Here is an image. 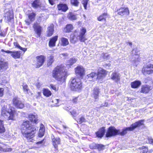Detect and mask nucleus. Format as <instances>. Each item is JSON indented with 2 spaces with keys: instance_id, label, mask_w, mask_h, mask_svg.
Here are the masks:
<instances>
[{
  "instance_id": "46",
  "label": "nucleus",
  "mask_w": 153,
  "mask_h": 153,
  "mask_svg": "<svg viewBox=\"0 0 153 153\" xmlns=\"http://www.w3.org/2000/svg\"><path fill=\"white\" fill-rule=\"evenodd\" d=\"M104 146L102 144H97L96 148L99 150H101L103 149Z\"/></svg>"
},
{
  "instance_id": "32",
  "label": "nucleus",
  "mask_w": 153,
  "mask_h": 153,
  "mask_svg": "<svg viewBox=\"0 0 153 153\" xmlns=\"http://www.w3.org/2000/svg\"><path fill=\"white\" fill-rule=\"evenodd\" d=\"M43 93L45 96L47 97H49L52 94L51 92L49 89L47 88L43 89Z\"/></svg>"
},
{
  "instance_id": "61",
  "label": "nucleus",
  "mask_w": 153,
  "mask_h": 153,
  "mask_svg": "<svg viewBox=\"0 0 153 153\" xmlns=\"http://www.w3.org/2000/svg\"><path fill=\"white\" fill-rule=\"evenodd\" d=\"M43 142V141L42 140H41V141H39V142H37L36 143V144H42Z\"/></svg>"
},
{
  "instance_id": "35",
  "label": "nucleus",
  "mask_w": 153,
  "mask_h": 153,
  "mask_svg": "<svg viewBox=\"0 0 153 153\" xmlns=\"http://www.w3.org/2000/svg\"><path fill=\"white\" fill-rule=\"evenodd\" d=\"M54 61V56H50L48 57L47 65L48 66L51 65Z\"/></svg>"
},
{
  "instance_id": "47",
  "label": "nucleus",
  "mask_w": 153,
  "mask_h": 153,
  "mask_svg": "<svg viewBox=\"0 0 153 153\" xmlns=\"http://www.w3.org/2000/svg\"><path fill=\"white\" fill-rule=\"evenodd\" d=\"M97 144L95 143H92L90 145V147L91 149H96V148Z\"/></svg>"
},
{
  "instance_id": "53",
  "label": "nucleus",
  "mask_w": 153,
  "mask_h": 153,
  "mask_svg": "<svg viewBox=\"0 0 153 153\" xmlns=\"http://www.w3.org/2000/svg\"><path fill=\"white\" fill-rule=\"evenodd\" d=\"M70 112L71 114L73 116H75L76 115V111L75 110H73L71 111H70Z\"/></svg>"
},
{
  "instance_id": "40",
  "label": "nucleus",
  "mask_w": 153,
  "mask_h": 153,
  "mask_svg": "<svg viewBox=\"0 0 153 153\" xmlns=\"http://www.w3.org/2000/svg\"><path fill=\"white\" fill-rule=\"evenodd\" d=\"M69 19L72 20H75L77 19V17L73 13H70L68 15Z\"/></svg>"
},
{
  "instance_id": "52",
  "label": "nucleus",
  "mask_w": 153,
  "mask_h": 153,
  "mask_svg": "<svg viewBox=\"0 0 153 153\" xmlns=\"http://www.w3.org/2000/svg\"><path fill=\"white\" fill-rule=\"evenodd\" d=\"M149 143L153 145V139L151 138H149L148 139Z\"/></svg>"
},
{
  "instance_id": "7",
  "label": "nucleus",
  "mask_w": 153,
  "mask_h": 153,
  "mask_svg": "<svg viewBox=\"0 0 153 153\" xmlns=\"http://www.w3.org/2000/svg\"><path fill=\"white\" fill-rule=\"evenodd\" d=\"M142 72L145 75L153 73V65L148 64L144 66L142 69Z\"/></svg>"
},
{
  "instance_id": "51",
  "label": "nucleus",
  "mask_w": 153,
  "mask_h": 153,
  "mask_svg": "<svg viewBox=\"0 0 153 153\" xmlns=\"http://www.w3.org/2000/svg\"><path fill=\"white\" fill-rule=\"evenodd\" d=\"M59 100L58 99H55L52 101V102L54 103L56 105H58L57 103L59 102Z\"/></svg>"
},
{
  "instance_id": "28",
  "label": "nucleus",
  "mask_w": 153,
  "mask_h": 153,
  "mask_svg": "<svg viewBox=\"0 0 153 153\" xmlns=\"http://www.w3.org/2000/svg\"><path fill=\"white\" fill-rule=\"evenodd\" d=\"M105 128L104 127L100 128L97 132H96L97 137L100 138L102 137L105 134Z\"/></svg>"
},
{
  "instance_id": "48",
  "label": "nucleus",
  "mask_w": 153,
  "mask_h": 153,
  "mask_svg": "<svg viewBox=\"0 0 153 153\" xmlns=\"http://www.w3.org/2000/svg\"><path fill=\"white\" fill-rule=\"evenodd\" d=\"M50 86L51 88L55 91H56L58 90V88H57L55 85L51 84L50 85Z\"/></svg>"
},
{
  "instance_id": "59",
  "label": "nucleus",
  "mask_w": 153,
  "mask_h": 153,
  "mask_svg": "<svg viewBox=\"0 0 153 153\" xmlns=\"http://www.w3.org/2000/svg\"><path fill=\"white\" fill-rule=\"evenodd\" d=\"M25 22L27 25H29L30 24V22L28 20H25Z\"/></svg>"
},
{
  "instance_id": "26",
  "label": "nucleus",
  "mask_w": 153,
  "mask_h": 153,
  "mask_svg": "<svg viewBox=\"0 0 153 153\" xmlns=\"http://www.w3.org/2000/svg\"><path fill=\"white\" fill-rule=\"evenodd\" d=\"M150 90L151 86L148 85H144L141 87L140 92L146 94L148 93Z\"/></svg>"
},
{
  "instance_id": "62",
  "label": "nucleus",
  "mask_w": 153,
  "mask_h": 153,
  "mask_svg": "<svg viewBox=\"0 0 153 153\" xmlns=\"http://www.w3.org/2000/svg\"><path fill=\"white\" fill-rule=\"evenodd\" d=\"M63 128L64 129L67 128H68L67 126H66L64 125H63Z\"/></svg>"
},
{
  "instance_id": "54",
  "label": "nucleus",
  "mask_w": 153,
  "mask_h": 153,
  "mask_svg": "<svg viewBox=\"0 0 153 153\" xmlns=\"http://www.w3.org/2000/svg\"><path fill=\"white\" fill-rule=\"evenodd\" d=\"M41 92H37L36 94H35V97L36 98H37L41 96Z\"/></svg>"
},
{
  "instance_id": "15",
  "label": "nucleus",
  "mask_w": 153,
  "mask_h": 153,
  "mask_svg": "<svg viewBox=\"0 0 153 153\" xmlns=\"http://www.w3.org/2000/svg\"><path fill=\"white\" fill-rule=\"evenodd\" d=\"M51 137L52 140L53 145L55 148L57 149L58 148L57 145L60 144V138L59 137L55 138L53 134L51 135Z\"/></svg>"
},
{
  "instance_id": "42",
  "label": "nucleus",
  "mask_w": 153,
  "mask_h": 153,
  "mask_svg": "<svg viewBox=\"0 0 153 153\" xmlns=\"http://www.w3.org/2000/svg\"><path fill=\"white\" fill-rule=\"evenodd\" d=\"M140 152L141 153H146L148 151L147 148L145 146H143L141 148H140Z\"/></svg>"
},
{
  "instance_id": "41",
  "label": "nucleus",
  "mask_w": 153,
  "mask_h": 153,
  "mask_svg": "<svg viewBox=\"0 0 153 153\" xmlns=\"http://www.w3.org/2000/svg\"><path fill=\"white\" fill-rule=\"evenodd\" d=\"M35 16L36 14L35 13H32L28 14V17L30 21L32 22L34 20Z\"/></svg>"
},
{
  "instance_id": "63",
  "label": "nucleus",
  "mask_w": 153,
  "mask_h": 153,
  "mask_svg": "<svg viewBox=\"0 0 153 153\" xmlns=\"http://www.w3.org/2000/svg\"><path fill=\"white\" fill-rule=\"evenodd\" d=\"M57 132L59 134L63 133L64 132H63L61 131L58 130H57Z\"/></svg>"
},
{
  "instance_id": "11",
  "label": "nucleus",
  "mask_w": 153,
  "mask_h": 153,
  "mask_svg": "<svg viewBox=\"0 0 153 153\" xmlns=\"http://www.w3.org/2000/svg\"><path fill=\"white\" fill-rule=\"evenodd\" d=\"M75 73L77 76L82 77L85 74V70L83 67L81 66H78L75 69Z\"/></svg>"
},
{
  "instance_id": "19",
  "label": "nucleus",
  "mask_w": 153,
  "mask_h": 153,
  "mask_svg": "<svg viewBox=\"0 0 153 153\" xmlns=\"http://www.w3.org/2000/svg\"><path fill=\"white\" fill-rule=\"evenodd\" d=\"M29 120L32 123H37L38 122V116L36 114H30L28 115Z\"/></svg>"
},
{
  "instance_id": "57",
  "label": "nucleus",
  "mask_w": 153,
  "mask_h": 153,
  "mask_svg": "<svg viewBox=\"0 0 153 153\" xmlns=\"http://www.w3.org/2000/svg\"><path fill=\"white\" fill-rule=\"evenodd\" d=\"M50 3L51 5H53L54 4V2L53 0H48Z\"/></svg>"
},
{
  "instance_id": "4",
  "label": "nucleus",
  "mask_w": 153,
  "mask_h": 153,
  "mask_svg": "<svg viewBox=\"0 0 153 153\" xmlns=\"http://www.w3.org/2000/svg\"><path fill=\"white\" fill-rule=\"evenodd\" d=\"M86 32V29L83 27H82L81 29L79 35L78 36H77L76 31H75L74 33L72 34L71 35L70 38L71 42L74 43L78 41V39L81 42H85L86 40L85 35Z\"/></svg>"
},
{
  "instance_id": "3",
  "label": "nucleus",
  "mask_w": 153,
  "mask_h": 153,
  "mask_svg": "<svg viewBox=\"0 0 153 153\" xmlns=\"http://www.w3.org/2000/svg\"><path fill=\"white\" fill-rule=\"evenodd\" d=\"M1 115L9 120H15V111L14 108L9 105H4L1 108Z\"/></svg>"
},
{
  "instance_id": "33",
  "label": "nucleus",
  "mask_w": 153,
  "mask_h": 153,
  "mask_svg": "<svg viewBox=\"0 0 153 153\" xmlns=\"http://www.w3.org/2000/svg\"><path fill=\"white\" fill-rule=\"evenodd\" d=\"M61 42V45L63 46H66L69 44L68 39L62 37L60 39Z\"/></svg>"
},
{
  "instance_id": "27",
  "label": "nucleus",
  "mask_w": 153,
  "mask_h": 153,
  "mask_svg": "<svg viewBox=\"0 0 153 153\" xmlns=\"http://www.w3.org/2000/svg\"><path fill=\"white\" fill-rule=\"evenodd\" d=\"M77 61V59L74 58L70 59L66 62V66L68 68L71 67V66Z\"/></svg>"
},
{
  "instance_id": "18",
  "label": "nucleus",
  "mask_w": 153,
  "mask_h": 153,
  "mask_svg": "<svg viewBox=\"0 0 153 153\" xmlns=\"http://www.w3.org/2000/svg\"><path fill=\"white\" fill-rule=\"evenodd\" d=\"M33 27L35 32L39 37L40 36L42 30V27L37 23H34L33 25Z\"/></svg>"
},
{
  "instance_id": "44",
  "label": "nucleus",
  "mask_w": 153,
  "mask_h": 153,
  "mask_svg": "<svg viewBox=\"0 0 153 153\" xmlns=\"http://www.w3.org/2000/svg\"><path fill=\"white\" fill-rule=\"evenodd\" d=\"M71 4L75 6H77L79 5V2L78 0H71Z\"/></svg>"
},
{
  "instance_id": "5",
  "label": "nucleus",
  "mask_w": 153,
  "mask_h": 153,
  "mask_svg": "<svg viewBox=\"0 0 153 153\" xmlns=\"http://www.w3.org/2000/svg\"><path fill=\"white\" fill-rule=\"evenodd\" d=\"M70 88L71 90L79 91L82 88V83L81 80L78 79L73 78L71 79Z\"/></svg>"
},
{
  "instance_id": "50",
  "label": "nucleus",
  "mask_w": 153,
  "mask_h": 153,
  "mask_svg": "<svg viewBox=\"0 0 153 153\" xmlns=\"http://www.w3.org/2000/svg\"><path fill=\"white\" fill-rule=\"evenodd\" d=\"M4 89L3 88H0V97H2L3 94Z\"/></svg>"
},
{
  "instance_id": "45",
  "label": "nucleus",
  "mask_w": 153,
  "mask_h": 153,
  "mask_svg": "<svg viewBox=\"0 0 153 153\" xmlns=\"http://www.w3.org/2000/svg\"><path fill=\"white\" fill-rule=\"evenodd\" d=\"M89 0H82V3L83 5V6L85 9H87V5L88 3Z\"/></svg>"
},
{
  "instance_id": "31",
  "label": "nucleus",
  "mask_w": 153,
  "mask_h": 153,
  "mask_svg": "<svg viewBox=\"0 0 153 153\" xmlns=\"http://www.w3.org/2000/svg\"><path fill=\"white\" fill-rule=\"evenodd\" d=\"M141 84V82L140 81H136L131 83V87L133 88H138Z\"/></svg>"
},
{
  "instance_id": "55",
  "label": "nucleus",
  "mask_w": 153,
  "mask_h": 153,
  "mask_svg": "<svg viewBox=\"0 0 153 153\" xmlns=\"http://www.w3.org/2000/svg\"><path fill=\"white\" fill-rule=\"evenodd\" d=\"M19 49L20 50L23 51H25L27 50V48H23L21 47L20 46H19Z\"/></svg>"
},
{
  "instance_id": "60",
  "label": "nucleus",
  "mask_w": 153,
  "mask_h": 153,
  "mask_svg": "<svg viewBox=\"0 0 153 153\" xmlns=\"http://www.w3.org/2000/svg\"><path fill=\"white\" fill-rule=\"evenodd\" d=\"M62 55L65 56H67L68 55V54L67 53H62Z\"/></svg>"
},
{
  "instance_id": "12",
  "label": "nucleus",
  "mask_w": 153,
  "mask_h": 153,
  "mask_svg": "<svg viewBox=\"0 0 153 153\" xmlns=\"http://www.w3.org/2000/svg\"><path fill=\"white\" fill-rule=\"evenodd\" d=\"M1 51L7 53H10L11 56L15 59L19 58L20 57L21 53L19 51H12L9 50L4 51L3 49H1Z\"/></svg>"
},
{
  "instance_id": "49",
  "label": "nucleus",
  "mask_w": 153,
  "mask_h": 153,
  "mask_svg": "<svg viewBox=\"0 0 153 153\" xmlns=\"http://www.w3.org/2000/svg\"><path fill=\"white\" fill-rule=\"evenodd\" d=\"M102 56L104 59H107L108 58V57L109 56V55L106 53L104 54L103 53Z\"/></svg>"
},
{
  "instance_id": "9",
  "label": "nucleus",
  "mask_w": 153,
  "mask_h": 153,
  "mask_svg": "<svg viewBox=\"0 0 153 153\" xmlns=\"http://www.w3.org/2000/svg\"><path fill=\"white\" fill-rule=\"evenodd\" d=\"M45 59V57L43 55L37 56L36 57V63L35 65L36 67L39 68L43 64Z\"/></svg>"
},
{
  "instance_id": "16",
  "label": "nucleus",
  "mask_w": 153,
  "mask_h": 153,
  "mask_svg": "<svg viewBox=\"0 0 153 153\" xmlns=\"http://www.w3.org/2000/svg\"><path fill=\"white\" fill-rule=\"evenodd\" d=\"M32 6L35 8L39 7L43 9L44 7V5L39 0H35L32 3Z\"/></svg>"
},
{
  "instance_id": "21",
  "label": "nucleus",
  "mask_w": 153,
  "mask_h": 153,
  "mask_svg": "<svg viewBox=\"0 0 153 153\" xmlns=\"http://www.w3.org/2000/svg\"><path fill=\"white\" fill-rule=\"evenodd\" d=\"M111 79L115 82H117L120 80V75L119 73L114 72L111 75Z\"/></svg>"
},
{
  "instance_id": "43",
  "label": "nucleus",
  "mask_w": 153,
  "mask_h": 153,
  "mask_svg": "<svg viewBox=\"0 0 153 153\" xmlns=\"http://www.w3.org/2000/svg\"><path fill=\"white\" fill-rule=\"evenodd\" d=\"M85 121V119L83 116H82L79 117L77 120V122L79 124H81Z\"/></svg>"
},
{
  "instance_id": "30",
  "label": "nucleus",
  "mask_w": 153,
  "mask_h": 153,
  "mask_svg": "<svg viewBox=\"0 0 153 153\" xmlns=\"http://www.w3.org/2000/svg\"><path fill=\"white\" fill-rule=\"evenodd\" d=\"M45 131V127L43 124H41L38 134L39 136V137H42L44 134Z\"/></svg>"
},
{
  "instance_id": "25",
  "label": "nucleus",
  "mask_w": 153,
  "mask_h": 153,
  "mask_svg": "<svg viewBox=\"0 0 153 153\" xmlns=\"http://www.w3.org/2000/svg\"><path fill=\"white\" fill-rule=\"evenodd\" d=\"M139 60L140 59L139 58L138 55H134L131 60L132 65L134 66H137Z\"/></svg>"
},
{
  "instance_id": "10",
  "label": "nucleus",
  "mask_w": 153,
  "mask_h": 153,
  "mask_svg": "<svg viewBox=\"0 0 153 153\" xmlns=\"http://www.w3.org/2000/svg\"><path fill=\"white\" fill-rule=\"evenodd\" d=\"M13 105L17 108H22L24 106V104L17 97H15L13 100Z\"/></svg>"
},
{
  "instance_id": "38",
  "label": "nucleus",
  "mask_w": 153,
  "mask_h": 153,
  "mask_svg": "<svg viewBox=\"0 0 153 153\" xmlns=\"http://www.w3.org/2000/svg\"><path fill=\"white\" fill-rule=\"evenodd\" d=\"M5 128L4 127L3 121L0 120V133H1L5 132Z\"/></svg>"
},
{
  "instance_id": "56",
  "label": "nucleus",
  "mask_w": 153,
  "mask_h": 153,
  "mask_svg": "<svg viewBox=\"0 0 153 153\" xmlns=\"http://www.w3.org/2000/svg\"><path fill=\"white\" fill-rule=\"evenodd\" d=\"M79 98V97H75L74 99H73L72 100V101L74 103H76L77 102V100H78V98Z\"/></svg>"
},
{
  "instance_id": "34",
  "label": "nucleus",
  "mask_w": 153,
  "mask_h": 153,
  "mask_svg": "<svg viewBox=\"0 0 153 153\" xmlns=\"http://www.w3.org/2000/svg\"><path fill=\"white\" fill-rule=\"evenodd\" d=\"M107 17V13H103L100 15L99 17L97 18L98 21H101L104 20L106 21V19Z\"/></svg>"
},
{
  "instance_id": "24",
  "label": "nucleus",
  "mask_w": 153,
  "mask_h": 153,
  "mask_svg": "<svg viewBox=\"0 0 153 153\" xmlns=\"http://www.w3.org/2000/svg\"><path fill=\"white\" fill-rule=\"evenodd\" d=\"M58 38L57 36H56L51 39L49 42V46L50 47H53L55 46V44Z\"/></svg>"
},
{
  "instance_id": "58",
  "label": "nucleus",
  "mask_w": 153,
  "mask_h": 153,
  "mask_svg": "<svg viewBox=\"0 0 153 153\" xmlns=\"http://www.w3.org/2000/svg\"><path fill=\"white\" fill-rule=\"evenodd\" d=\"M14 45L17 47L18 48H19V46H20L19 44L16 42H15L14 43Z\"/></svg>"
},
{
  "instance_id": "2",
  "label": "nucleus",
  "mask_w": 153,
  "mask_h": 153,
  "mask_svg": "<svg viewBox=\"0 0 153 153\" xmlns=\"http://www.w3.org/2000/svg\"><path fill=\"white\" fill-rule=\"evenodd\" d=\"M64 65L62 64L57 66L52 71V76L58 81L64 82L66 72Z\"/></svg>"
},
{
  "instance_id": "17",
  "label": "nucleus",
  "mask_w": 153,
  "mask_h": 153,
  "mask_svg": "<svg viewBox=\"0 0 153 153\" xmlns=\"http://www.w3.org/2000/svg\"><path fill=\"white\" fill-rule=\"evenodd\" d=\"M97 74L95 72H93L88 74L86 76V78L89 81H95L97 79Z\"/></svg>"
},
{
  "instance_id": "37",
  "label": "nucleus",
  "mask_w": 153,
  "mask_h": 153,
  "mask_svg": "<svg viewBox=\"0 0 153 153\" xmlns=\"http://www.w3.org/2000/svg\"><path fill=\"white\" fill-rule=\"evenodd\" d=\"M73 27L72 25L71 24H68L66 25V27L65 28L64 30L66 32H69L73 30Z\"/></svg>"
},
{
  "instance_id": "22",
  "label": "nucleus",
  "mask_w": 153,
  "mask_h": 153,
  "mask_svg": "<svg viewBox=\"0 0 153 153\" xmlns=\"http://www.w3.org/2000/svg\"><path fill=\"white\" fill-rule=\"evenodd\" d=\"M54 25L51 24L48 26L47 28V33L48 36H51L53 34L54 31Z\"/></svg>"
},
{
  "instance_id": "14",
  "label": "nucleus",
  "mask_w": 153,
  "mask_h": 153,
  "mask_svg": "<svg viewBox=\"0 0 153 153\" xmlns=\"http://www.w3.org/2000/svg\"><path fill=\"white\" fill-rule=\"evenodd\" d=\"M97 74V79H100L104 78L106 75V71L100 68L98 70Z\"/></svg>"
},
{
  "instance_id": "1",
  "label": "nucleus",
  "mask_w": 153,
  "mask_h": 153,
  "mask_svg": "<svg viewBox=\"0 0 153 153\" xmlns=\"http://www.w3.org/2000/svg\"><path fill=\"white\" fill-rule=\"evenodd\" d=\"M21 131L23 136L28 141L33 142V138L36 131L35 127H33L29 121L27 120L23 122L21 126Z\"/></svg>"
},
{
  "instance_id": "29",
  "label": "nucleus",
  "mask_w": 153,
  "mask_h": 153,
  "mask_svg": "<svg viewBox=\"0 0 153 153\" xmlns=\"http://www.w3.org/2000/svg\"><path fill=\"white\" fill-rule=\"evenodd\" d=\"M57 8L58 10H62L63 12H66L68 9L66 4H58L57 6Z\"/></svg>"
},
{
  "instance_id": "64",
  "label": "nucleus",
  "mask_w": 153,
  "mask_h": 153,
  "mask_svg": "<svg viewBox=\"0 0 153 153\" xmlns=\"http://www.w3.org/2000/svg\"><path fill=\"white\" fill-rule=\"evenodd\" d=\"M129 45H132V43L131 42H129Z\"/></svg>"
},
{
  "instance_id": "13",
  "label": "nucleus",
  "mask_w": 153,
  "mask_h": 153,
  "mask_svg": "<svg viewBox=\"0 0 153 153\" xmlns=\"http://www.w3.org/2000/svg\"><path fill=\"white\" fill-rule=\"evenodd\" d=\"M118 14L121 16L128 15L129 10L127 7H121L117 10Z\"/></svg>"
},
{
  "instance_id": "8",
  "label": "nucleus",
  "mask_w": 153,
  "mask_h": 153,
  "mask_svg": "<svg viewBox=\"0 0 153 153\" xmlns=\"http://www.w3.org/2000/svg\"><path fill=\"white\" fill-rule=\"evenodd\" d=\"M118 130L114 127L111 126L108 129L105 134L106 137H110L118 134Z\"/></svg>"
},
{
  "instance_id": "39",
  "label": "nucleus",
  "mask_w": 153,
  "mask_h": 153,
  "mask_svg": "<svg viewBox=\"0 0 153 153\" xmlns=\"http://www.w3.org/2000/svg\"><path fill=\"white\" fill-rule=\"evenodd\" d=\"M24 92L26 94H29L30 90L27 85L26 84H23L22 85Z\"/></svg>"
},
{
  "instance_id": "23",
  "label": "nucleus",
  "mask_w": 153,
  "mask_h": 153,
  "mask_svg": "<svg viewBox=\"0 0 153 153\" xmlns=\"http://www.w3.org/2000/svg\"><path fill=\"white\" fill-rule=\"evenodd\" d=\"M5 19L9 21L13 18V15L12 11L9 10L4 15Z\"/></svg>"
},
{
  "instance_id": "36",
  "label": "nucleus",
  "mask_w": 153,
  "mask_h": 153,
  "mask_svg": "<svg viewBox=\"0 0 153 153\" xmlns=\"http://www.w3.org/2000/svg\"><path fill=\"white\" fill-rule=\"evenodd\" d=\"M7 67V63L4 61L0 62V70H1L6 69Z\"/></svg>"
},
{
  "instance_id": "20",
  "label": "nucleus",
  "mask_w": 153,
  "mask_h": 153,
  "mask_svg": "<svg viewBox=\"0 0 153 153\" xmlns=\"http://www.w3.org/2000/svg\"><path fill=\"white\" fill-rule=\"evenodd\" d=\"M100 92V90L98 88L96 87L94 88L92 91V95L94 98L95 101H96L98 99Z\"/></svg>"
},
{
  "instance_id": "6",
  "label": "nucleus",
  "mask_w": 153,
  "mask_h": 153,
  "mask_svg": "<svg viewBox=\"0 0 153 153\" xmlns=\"http://www.w3.org/2000/svg\"><path fill=\"white\" fill-rule=\"evenodd\" d=\"M143 120H140L137 122L133 124L129 127H126L123 129L121 131L118 130V134H120L121 135H123L127 133V131H132L137 127H139L143 124Z\"/></svg>"
}]
</instances>
